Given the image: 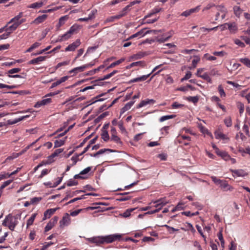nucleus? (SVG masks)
<instances>
[{"instance_id":"nucleus-1","label":"nucleus","mask_w":250,"mask_h":250,"mask_svg":"<svg viewBox=\"0 0 250 250\" xmlns=\"http://www.w3.org/2000/svg\"><path fill=\"white\" fill-rule=\"evenodd\" d=\"M18 223L17 218L11 214L7 215L4 219L2 225L3 226L7 227L9 229L13 231Z\"/></svg>"},{"instance_id":"nucleus-2","label":"nucleus","mask_w":250,"mask_h":250,"mask_svg":"<svg viewBox=\"0 0 250 250\" xmlns=\"http://www.w3.org/2000/svg\"><path fill=\"white\" fill-rule=\"evenodd\" d=\"M103 242L104 243H111L116 240H119L122 237V235L120 234H114L103 236Z\"/></svg>"},{"instance_id":"nucleus-3","label":"nucleus","mask_w":250,"mask_h":250,"mask_svg":"<svg viewBox=\"0 0 250 250\" xmlns=\"http://www.w3.org/2000/svg\"><path fill=\"white\" fill-rule=\"evenodd\" d=\"M71 223V218L68 213H66L59 222L60 227L63 228L68 226Z\"/></svg>"},{"instance_id":"nucleus-4","label":"nucleus","mask_w":250,"mask_h":250,"mask_svg":"<svg viewBox=\"0 0 250 250\" xmlns=\"http://www.w3.org/2000/svg\"><path fill=\"white\" fill-rule=\"evenodd\" d=\"M81 42L79 39H77L74 42L70 44L65 48V51H74L78 47Z\"/></svg>"},{"instance_id":"nucleus-5","label":"nucleus","mask_w":250,"mask_h":250,"mask_svg":"<svg viewBox=\"0 0 250 250\" xmlns=\"http://www.w3.org/2000/svg\"><path fill=\"white\" fill-rule=\"evenodd\" d=\"M200 9V6L198 5L194 8H191L190 9L187 10L183 12L180 16L185 17H188L194 13L198 12Z\"/></svg>"},{"instance_id":"nucleus-6","label":"nucleus","mask_w":250,"mask_h":250,"mask_svg":"<svg viewBox=\"0 0 250 250\" xmlns=\"http://www.w3.org/2000/svg\"><path fill=\"white\" fill-rule=\"evenodd\" d=\"M87 241L91 243L96 244L97 245L104 244L102 236L88 238Z\"/></svg>"},{"instance_id":"nucleus-7","label":"nucleus","mask_w":250,"mask_h":250,"mask_svg":"<svg viewBox=\"0 0 250 250\" xmlns=\"http://www.w3.org/2000/svg\"><path fill=\"white\" fill-rule=\"evenodd\" d=\"M58 219V217L57 216H54L51 221H49L47 225H46L44 228V231L47 232L50 230L54 226V225L57 223Z\"/></svg>"},{"instance_id":"nucleus-8","label":"nucleus","mask_w":250,"mask_h":250,"mask_svg":"<svg viewBox=\"0 0 250 250\" xmlns=\"http://www.w3.org/2000/svg\"><path fill=\"white\" fill-rule=\"evenodd\" d=\"M47 58L46 56H39L36 58H34L30 61H29L27 64L28 65L31 64H40L41 62L44 61Z\"/></svg>"},{"instance_id":"nucleus-9","label":"nucleus","mask_w":250,"mask_h":250,"mask_svg":"<svg viewBox=\"0 0 250 250\" xmlns=\"http://www.w3.org/2000/svg\"><path fill=\"white\" fill-rule=\"evenodd\" d=\"M52 102V99L50 98L43 99L41 101H39L34 105V107L39 108L42 106L47 105Z\"/></svg>"},{"instance_id":"nucleus-10","label":"nucleus","mask_w":250,"mask_h":250,"mask_svg":"<svg viewBox=\"0 0 250 250\" xmlns=\"http://www.w3.org/2000/svg\"><path fill=\"white\" fill-rule=\"evenodd\" d=\"M59 208H50L47 209L43 214V220H44L46 219L50 218V217Z\"/></svg>"},{"instance_id":"nucleus-11","label":"nucleus","mask_w":250,"mask_h":250,"mask_svg":"<svg viewBox=\"0 0 250 250\" xmlns=\"http://www.w3.org/2000/svg\"><path fill=\"white\" fill-rule=\"evenodd\" d=\"M153 203L155 204L154 207L155 208L160 207L162 208L163 206H165L168 202L166 199L165 198H161L157 200H156L153 202Z\"/></svg>"},{"instance_id":"nucleus-12","label":"nucleus","mask_w":250,"mask_h":250,"mask_svg":"<svg viewBox=\"0 0 250 250\" xmlns=\"http://www.w3.org/2000/svg\"><path fill=\"white\" fill-rule=\"evenodd\" d=\"M29 117V115H25V116H21L18 118H16L14 120H8L7 121V125H12L17 124V123H18L20 121H21L23 120L24 119L28 118Z\"/></svg>"},{"instance_id":"nucleus-13","label":"nucleus","mask_w":250,"mask_h":250,"mask_svg":"<svg viewBox=\"0 0 250 250\" xmlns=\"http://www.w3.org/2000/svg\"><path fill=\"white\" fill-rule=\"evenodd\" d=\"M155 102L156 101L153 99H147L145 100L142 101L137 106V108H140L148 104H154Z\"/></svg>"},{"instance_id":"nucleus-14","label":"nucleus","mask_w":250,"mask_h":250,"mask_svg":"<svg viewBox=\"0 0 250 250\" xmlns=\"http://www.w3.org/2000/svg\"><path fill=\"white\" fill-rule=\"evenodd\" d=\"M129 193H130L128 192L119 193L118 195H120L121 197L117 198V200L120 202H122L129 200L131 198V196L128 195Z\"/></svg>"},{"instance_id":"nucleus-15","label":"nucleus","mask_w":250,"mask_h":250,"mask_svg":"<svg viewBox=\"0 0 250 250\" xmlns=\"http://www.w3.org/2000/svg\"><path fill=\"white\" fill-rule=\"evenodd\" d=\"M214 135L216 139H221L222 140H229V138L219 129L214 132Z\"/></svg>"},{"instance_id":"nucleus-16","label":"nucleus","mask_w":250,"mask_h":250,"mask_svg":"<svg viewBox=\"0 0 250 250\" xmlns=\"http://www.w3.org/2000/svg\"><path fill=\"white\" fill-rule=\"evenodd\" d=\"M22 23V21H17L15 23H13L11 25L8 27L7 30L8 32H10V34L15 30L17 29V28L19 27V26Z\"/></svg>"},{"instance_id":"nucleus-17","label":"nucleus","mask_w":250,"mask_h":250,"mask_svg":"<svg viewBox=\"0 0 250 250\" xmlns=\"http://www.w3.org/2000/svg\"><path fill=\"white\" fill-rule=\"evenodd\" d=\"M220 187L223 188L224 190H232L233 189V188L229 186L227 182L225 180L222 181V183L220 185Z\"/></svg>"},{"instance_id":"nucleus-18","label":"nucleus","mask_w":250,"mask_h":250,"mask_svg":"<svg viewBox=\"0 0 250 250\" xmlns=\"http://www.w3.org/2000/svg\"><path fill=\"white\" fill-rule=\"evenodd\" d=\"M43 5H44V3L43 2H36L33 3L27 6L28 8L31 9H37L42 7Z\"/></svg>"},{"instance_id":"nucleus-19","label":"nucleus","mask_w":250,"mask_h":250,"mask_svg":"<svg viewBox=\"0 0 250 250\" xmlns=\"http://www.w3.org/2000/svg\"><path fill=\"white\" fill-rule=\"evenodd\" d=\"M47 17V15L45 14L39 16L34 20L33 22L36 24L41 23L44 21Z\"/></svg>"},{"instance_id":"nucleus-20","label":"nucleus","mask_w":250,"mask_h":250,"mask_svg":"<svg viewBox=\"0 0 250 250\" xmlns=\"http://www.w3.org/2000/svg\"><path fill=\"white\" fill-rule=\"evenodd\" d=\"M147 54L145 52L140 51L132 56L131 58L134 60H139L147 55Z\"/></svg>"},{"instance_id":"nucleus-21","label":"nucleus","mask_w":250,"mask_h":250,"mask_svg":"<svg viewBox=\"0 0 250 250\" xmlns=\"http://www.w3.org/2000/svg\"><path fill=\"white\" fill-rule=\"evenodd\" d=\"M228 28L231 33H235L238 29L235 22L228 23Z\"/></svg>"},{"instance_id":"nucleus-22","label":"nucleus","mask_w":250,"mask_h":250,"mask_svg":"<svg viewBox=\"0 0 250 250\" xmlns=\"http://www.w3.org/2000/svg\"><path fill=\"white\" fill-rule=\"evenodd\" d=\"M72 34L69 31L62 36H59V42H62L70 38Z\"/></svg>"},{"instance_id":"nucleus-23","label":"nucleus","mask_w":250,"mask_h":250,"mask_svg":"<svg viewBox=\"0 0 250 250\" xmlns=\"http://www.w3.org/2000/svg\"><path fill=\"white\" fill-rule=\"evenodd\" d=\"M233 174L236 176H244L245 175V171L243 169H232L231 170Z\"/></svg>"},{"instance_id":"nucleus-24","label":"nucleus","mask_w":250,"mask_h":250,"mask_svg":"<svg viewBox=\"0 0 250 250\" xmlns=\"http://www.w3.org/2000/svg\"><path fill=\"white\" fill-rule=\"evenodd\" d=\"M102 138L104 140V141H107L109 139L107 131L105 129H102Z\"/></svg>"},{"instance_id":"nucleus-25","label":"nucleus","mask_w":250,"mask_h":250,"mask_svg":"<svg viewBox=\"0 0 250 250\" xmlns=\"http://www.w3.org/2000/svg\"><path fill=\"white\" fill-rule=\"evenodd\" d=\"M36 213L32 214L31 217L28 219L26 223L27 228L29 227L33 224L36 217Z\"/></svg>"},{"instance_id":"nucleus-26","label":"nucleus","mask_w":250,"mask_h":250,"mask_svg":"<svg viewBox=\"0 0 250 250\" xmlns=\"http://www.w3.org/2000/svg\"><path fill=\"white\" fill-rule=\"evenodd\" d=\"M66 137L63 140H57L54 142V147H60L64 144Z\"/></svg>"},{"instance_id":"nucleus-27","label":"nucleus","mask_w":250,"mask_h":250,"mask_svg":"<svg viewBox=\"0 0 250 250\" xmlns=\"http://www.w3.org/2000/svg\"><path fill=\"white\" fill-rule=\"evenodd\" d=\"M83 66H81L77 67H75L73 69H71L69 71V74H72V73H74L75 74H77L79 72H83Z\"/></svg>"},{"instance_id":"nucleus-28","label":"nucleus","mask_w":250,"mask_h":250,"mask_svg":"<svg viewBox=\"0 0 250 250\" xmlns=\"http://www.w3.org/2000/svg\"><path fill=\"white\" fill-rule=\"evenodd\" d=\"M233 12L235 14V15L237 17H239L242 13V10L241 9V8L238 6H234L233 7Z\"/></svg>"},{"instance_id":"nucleus-29","label":"nucleus","mask_w":250,"mask_h":250,"mask_svg":"<svg viewBox=\"0 0 250 250\" xmlns=\"http://www.w3.org/2000/svg\"><path fill=\"white\" fill-rule=\"evenodd\" d=\"M182 139L187 140L188 141H191V138L189 136L186 135H181L178 136L176 139V141H178L179 143H182L183 141Z\"/></svg>"},{"instance_id":"nucleus-30","label":"nucleus","mask_w":250,"mask_h":250,"mask_svg":"<svg viewBox=\"0 0 250 250\" xmlns=\"http://www.w3.org/2000/svg\"><path fill=\"white\" fill-rule=\"evenodd\" d=\"M118 71L117 70H115L113 71L112 72H111L110 73L104 76L103 78L100 79L99 80L103 81V80L108 79L110 77H111L112 76L114 75L115 74L118 73Z\"/></svg>"},{"instance_id":"nucleus-31","label":"nucleus","mask_w":250,"mask_h":250,"mask_svg":"<svg viewBox=\"0 0 250 250\" xmlns=\"http://www.w3.org/2000/svg\"><path fill=\"white\" fill-rule=\"evenodd\" d=\"M216 7V10L218 11V12H221L222 13H227L228 10L225 7L224 5H215V6Z\"/></svg>"},{"instance_id":"nucleus-32","label":"nucleus","mask_w":250,"mask_h":250,"mask_svg":"<svg viewBox=\"0 0 250 250\" xmlns=\"http://www.w3.org/2000/svg\"><path fill=\"white\" fill-rule=\"evenodd\" d=\"M193 59L192 61V65L193 68H195L197 66V63L200 61V58L199 56H194Z\"/></svg>"},{"instance_id":"nucleus-33","label":"nucleus","mask_w":250,"mask_h":250,"mask_svg":"<svg viewBox=\"0 0 250 250\" xmlns=\"http://www.w3.org/2000/svg\"><path fill=\"white\" fill-rule=\"evenodd\" d=\"M63 149L62 148H58L54 152H53L51 155H50L48 158L49 159L53 158L57 156L59 154L63 152Z\"/></svg>"},{"instance_id":"nucleus-34","label":"nucleus","mask_w":250,"mask_h":250,"mask_svg":"<svg viewBox=\"0 0 250 250\" xmlns=\"http://www.w3.org/2000/svg\"><path fill=\"white\" fill-rule=\"evenodd\" d=\"M203 59H205L207 61H212L216 60V58L215 56H211L208 53L204 54Z\"/></svg>"},{"instance_id":"nucleus-35","label":"nucleus","mask_w":250,"mask_h":250,"mask_svg":"<svg viewBox=\"0 0 250 250\" xmlns=\"http://www.w3.org/2000/svg\"><path fill=\"white\" fill-rule=\"evenodd\" d=\"M175 117V115H169L163 116H162L160 118L159 121L160 122H164V121H165L166 120H169V119H173Z\"/></svg>"},{"instance_id":"nucleus-36","label":"nucleus","mask_w":250,"mask_h":250,"mask_svg":"<svg viewBox=\"0 0 250 250\" xmlns=\"http://www.w3.org/2000/svg\"><path fill=\"white\" fill-rule=\"evenodd\" d=\"M125 61V59L124 58H121L120 59H119V60L111 63L107 68V69H108V68H112V67H114V66H115L116 65H117L119 64H120L121 63H122V62H123L124 61Z\"/></svg>"},{"instance_id":"nucleus-37","label":"nucleus","mask_w":250,"mask_h":250,"mask_svg":"<svg viewBox=\"0 0 250 250\" xmlns=\"http://www.w3.org/2000/svg\"><path fill=\"white\" fill-rule=\"evenodd\" d=\"M240 61L247 67L250 68V60L248 58H241Z\"/></svg>"},{"instance_id":"nucleus-38","label":"nucleus","mask_w":250,"mask_h":250,"mask_svg":"<svg viewBox=\"0 0 250 250\" xmlns=\"http://www.w3.org/2000/svg\"><path fill=\"white\" fill-rule=\"evenodd\" d=\"M219 156L221 157L224 160L228 161L230 159V156L226 151H223L222 153L219 154Z\"/></svg>"},{"instance_id":"nucleus-39","label":"nucleus","mask_w":250,"mask_h":250,"mask_svg":"<svg viewBox=\"0 0 250 250\" xmlns=\"http://www.w3.org/2000/svg\"><path fill=\"white\" fill-rule=\"evenodd\" d=\"M187 100L189 102H191L194 104H196L199 100V97L198 96H189L187 98Z\"/></svg>"},{"instance_id":"nucleus-40","label":"nucleus","mask_w":250,"mask_h":250,"mask_svg":"<svg viewBox=\"0 0 250 250\" xmlns=\"http://www.w3.org/2000/svg\"><path fill=\"white\" fill-rule=\"evenodd\" d=\"M134 209V208L127 209L122 214V216L125 218L128 217L130 215L131 212H132Z\"/></svg>"},{"instance_id":"nucleus-41","label":"nucleus","mask_w":250,"mask_h":250,"mask_svg":"<svg viewBox=\"0 0 250 250\" xmlns=\"http://www.w3.org/2000/svg\"><path fill=\"white\" fill-rule=\"evenodd\" d=\"M78 184V182L77 181H75L74 179H72L69 180L66 183V185L68 187L76 186Z\"/></svg>"},{"instance_id":"nucleus-42","label":"nucleus","mask_w":250,"mask_h":250,"mask_svg":"<svg viewBox=\"0 0 250 250\" xmlns=\"http://www.w3.org/2000/svg\"><path fill=\"white\" fill-rule=\"evenodd\" d=\"M224 123L227 127L232 125V121L230 117H228L224 119Z\"/></svg>"},{"instance_id":"nucleus-43","label":"nucleus","mask_w":250,"mask_h":250,"mask_svg":"<svg viewBox=\"0 0 250 250\" xmlns=\"http://www.w3.org/2000/svg\"><path fill=\"white\" fill-rule=\"evenodd\" d=\"M92 167H88L82 170L80 173L82 176H86V175L91 170Z\"/></svg>"},{"instance_id":"nucleus-44","label":"nucleus","mask_w":250,"mask_h":250,"mask_svg":"<svg viewBox=\"0 0 250 250\" xmlns=\"http://www.w3.org/2000/svg\"><path fill=\"white\" fill-rule=\"evenodd\" d=\"M70 63V61H64V62H59L57 64V65L55 66V68L56 70H57V69H58L59 67L62 66H63V65H67L68 64H69Z\"/></svg>"},{"instance_id":"nucleus-45","label":"nucleus","mask_w":250,"mask_h":250,"mask_svg":"<svg viewBox=\"0 0 250 250\" xmlns=\"http://www.w3.org/2000/svg\"><path fill=\"white\" fill-rule=\"evenodd\" d=\"M111 140L117 143H121L120 138L116 135V134L111 135Z\"/></svg>"},{"instance_id":"nucleus-46","label":"nucleus","mask_w":250,"mask_h":250,"mask_svg":"<svg viewBox=\"0 0 250 250\" xmlns=\"http://www.w3.org/2000/svg\"><path fill=\"white\" fill-rule=\"evenodd\" d=\"M21 70L20 68H14L9 70L7 72L8 75H12L14 73H18Z\"/></svg>"},{"instance_id":"nucleus-47","label":"nucleus","mask_w":250,"mask_h":250,"mask_svg":"<svg viewBox=\"0 0 250 250\" xmlns=\"http://www.w3.org/2000/svg\"><path fill=\"white\" fill-rule=\"evenodd\" d=\"M66 19H67V16H64L61 17L59 19V23L58 24L57 26L59 27L61 26L62 25H63L64 23V21Z\"/></svg>"},{"instance_id":"nucleus-48","label":"nucleus","mask_w":250,"mask_h":250,"mask_svg":"<svg viewBox=\"0 0 250 250\" xmlns=\"http://www.w3.org/2000/svg\"><path fill=\"white\" fill-rule=\"evenodd\" d=\"M183 106H184V104H179L176 102H174L171 105V107L173 109L180 108L183 107Z\"/></svg>"},{"instance_id":"nucleus-49","label":"nucleus","mask_w":250,"mask_h":250,"mask_svg":"<svg viewBox=\"0 0 250 250\" xmlns=\"http://www.w3.org/2000/svg\"><path fill=\"white\" fill-rule=\"evenodd\" d=\"M169 129V126H164L161 129L162 134L164 135H167L168 133Z\"/></svg>"},{"instance_id":"nucleus-50","label":"nucleus","mask_w":250,"mask_h":250,"mask_svg":"<svg viewBox=\"0 0 250 250\" xmlns=\"http://www.w3.org/2000/svg\"><path fill=\"white\" fill-rule=\"evenodd\" d=\"M157 20L158 19L157 18H155L153 19H149L146 20H145L144 21H142L141 24L153 23L156 22L157 21Z\"/></svg>"},{"instance_id":"nucleus-51","label":"nucleus","mask_w":250,"mask_h":250,"mask_svg":"<svg viewBox=\"0 0 250 250\" xmlns=\"http://www.w3.org/2000/svg\"><path fill=\"white\" fill-rule=\"evenodd\" d=\"M97 12V11L96 9H93L91 11L90 13L89 14L88 16V19L89 20L93 19L95 18V15Z\"/></svg>"},{"instance_id":"nucleus-52","label":"nucleus","mask_w":250,"mask_h":250,"mask_svg":"<svg viewBox=\"0 0 250 250\" xmlns=\"http://www.w3.org/2000/svg\"><path fill=\"white\" fill-rule=\"evenodd\" d=\"M79 28V26L77 24H74L71 26L70 29H69V32H70L72 34H73L76 31H77Z\"/></svg>"},{"instance_id":"nucleus-53","label":"nucleus","mask_w":250,"mask_h":250,"mask_svg":"<svg viewBox=\"0 0 250 250\" xmlns=\"http://www.w3.org/2000/svg\"><path fill=\"white\" fill-rule=\"evenodd\" d=\"M132 37L138 38V39L143 37V30H141L137 33L132 35Z\"/></svg>"},{"instance_id":"nucleus-54","label":"nucleus","mask_w":250,"mask_h":250,"mask_svg":"<svg viewBox=\"0 0 250 250\" xmlns=\"http://www.w3.org/2000/svg\"><path fill=\"white\" fill-rule=\"evenodd\" d=\"M211 179L212 181L217 185H220L221 183H222V180L219 179L214 176H212Z\"/></svg>"},{"instance_id":"nucleus-55","label":"nucleus","mask_w":250,"mask_h":250,"mask_svg":"<svg viewBox=\"0 0 250 250\" xmlns=\"http://www.w3.org/2000/svg\"><path fill=\"white\" fill-rule=\"evenodd\" d=\"M243 130L246 133V135L248 136H250V133L249 131V127L247 125L245 124L243 126Z\"/></svg>"},{"instance_id":"nucleus-56","label":"nucleus","mask_w":250,"mask_h":250,"mask_svg":"<svg viewBox=\"0 0 250 250\" xmlns=\"http://www.w3.org/2000/svg\"><path fill=\"white\" fill-rule=\"evenodd\" d=\"M227 83L230 84L232 85L233 87L237 88V89H240L241 87H242L241 85H239V84L235 83L232 81H227Z\"/></svg>"},{"instance_id":"nucleus-57","label":"nucleus","mask_w":250,"mask_h":250,"mask_svg":"<svg viewBox=\"0 0 250 250\" xmlns=\"http://www.w3.org/2000/svg\"><path fill=\"white\" fill-rule=\"evenodd\" d=\"M12 182V180H8L6 181H5L3 183V184L1 185V186L0 187V189L2 190V189L5 188L6 187L8 186L9 184H10Z\"/></svg>"},{"instance_id":"nucleus-58","label":"nucleus","mask_w":250,"mask_h":250,"mask_svg":"<svg viewBox=\"0 0 250 250\" xmlns=\"http://www.w3.org/2000/svg\"><path fill=\"white\" fill-rule=\"evenodd\" d=\"M71 160L73 162L72 166H73L75 165L77 162L79 161V155H77L76 154L74 155L71 157Z\"/></svg>"},{"instance_id":"nucleus-59","label":"nucleus","mask_w":250,"mask_h":250,"mask_svg":"<svg viewBox=\"0 0 250 250\" xmlns=\"http://www.w3.org/2000/svg\"><path fill=\"white\" fill-rule=\"evenodd\" d=\"M218 92L221 96V97H225L226 96V93L224 91V90L223 89V88L222 86L220 85L218 86Z\"/></svg>"},{"instance_id":"nucleus-60","label":"nucleus","mask_w":250,"mask_h":250,"mask_svg":"<svg viewBox=\"0 0 250 250\" xmlns=\"http://www.w3.org/2000/svg\"><path fill=\"white\" fill-rule=\"evenodd\" d=\"M234 43L236 45H238L239 47H241L242 48H243L245 46V43L241 42L240 40L237 39L234 40Z\"/></svg>"},{"instance_id":"nucleus-61","label":"nucleus","mask_w":250,"mask_h":250,"mask_svg":"<svg viewBox=\"0 0 250 250\" xmlns=\"http://www.w3.org/2000/svg\"><path fill=\"white\" fill-rule=\"evenodd\" d=\"M164 227L167 229V230H168V232H169V233H172L174 231H176L178 230V229H175L173 227H170L167 225H164Z\"/></svg>"},{"instance_id":"nucleus-62","label":"nucleus","mask_w":250,"mask_h":250,"mask_svg":"<svg viewBox=\"0 0 250 250\" xmlns=\"http://www.w3.org/2000/svg\"><path fill=\"white\" fill-rule=\"evenodd\" d=\"M10 35V32H7L5 33L0 35V40H5L7 39Z\"/></svg>"},{"instance_id":"nucleus-63","label":"nucleus","mask_w":250,"mask_h":250,"mask_svg":"<svg viewBox=\"0 0 250 250\" xmlns=\"http://www.w3.org/2000/svg\"><path fill=\"white\" fill-rule=\"evenodd\" d=\"M215 5L212 3H209L203 9V11L208 10L212 7H215Z\"/></svg>"},{"instance_id":"nucleus-64","label":"nucleus","mask_w":250,"mask_h":250,"mask_svg":"<svg viewBox=\"0 0 250 250\" xmlns=\"http://www.w3.org/2000/svg\"><path fill=\"white\" fill-rule=\"evenodd\" d=\"M130 7V5H127L125 7H124L123 10L120 12V14L124 17L125 16L126 13L127 11Z\"/></svg>"}]
</instances>
